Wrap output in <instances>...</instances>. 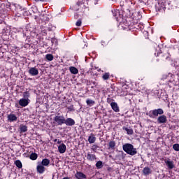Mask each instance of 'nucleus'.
Here are the masks:
<instances>
[{
  "mask_svg": "<svg viewBox=\"0 0 179 179\" xmlns=\"http://www.w3.org/2000/svg\"><path fill=\"white\" fill-rule=\"evenodd\" d=\"M38 157V155H37V153L36 152H32L30 156H29V159L31 160H37V158Z\"/></svg>",
  "mask_w": 179,
  "mask_h": 179,
  "instance_id": "412c9836",
  "label": "nucleus"
},
{
  "mask_svg": "<svg viewBox=\"0 0 179 179\" xmlns=\"http://www.w3.org/2000/svg\"><path fill=\"white\" fill-rule=\"evenodd\" d=\"M67 108H68L69 111H73V110H74L73 106L68 107Z\"/></svg>",
  "mask_w": 179,
  "mask_h": 179,
  "instance_id": "2f4dec72",
  "label": "nucleus"
},
{
  "mask_svg": "<svg viewBox=\"0 0 179 179\" xmlns=\"http://www.w3.org/2000/svg\"><path fill=\"white\" fill-rule=\"evenodd\" d=\"M15 164L17 167H18V169H22V167H23V165L22 164V162H20V160H16L15 162Z\"/></svg>",
  "mask_w": 179,
  "mask_h": 179,
  "instance_id": "4be33fe9",
  "label": "nucleus"
},
{
  "mask_svg": "<svg viewBox=\"0 0 179 179\" xmlns=\"http://www.w3.org/2000/svg\"><path fill=\"white\" fill-rule=\"evenodd\" d=\"M63 179H71V178H68V177H65V178H64Z\"/></svg>",
  "mask_w": 179,
  "mask_h": 179,
  "instance_id": "c9c22d12",
  "label": "nucleus"
},
{
  "mask_svg": "<svg viewBox=\"0 0 179 179\" xmlns=\"http://www.w3.org/2000/svg\"><path fill=\"white\" fill-rule=\"evenodd\" d=\"M96 169H102L103 168V162L98 161L96 164Z\"/></svg>",
  "mask_w": 179,
  "mask_h": 179,
  "instance_id": "b1692460",
  "label": "nucleus"
},
{
  "mask_svg": "<svg viewBox=\"0 0 179 179\" xmlns=\"http://www.w3.org/2000/svg\"><path fill=\"white\" fill-rule=\"evenodd\" d=\"M29 75H31V76H37L38 75V69L36 67L30 68L29 70Z\"/></svg>",
  "mask_w": 179,
  "mask_h": 179,
  "instance_id": "0eeeda50",
  "label": "nucleus"
},
{
  "mask_svg": "<svg viewBox=\"0 0 179 179\" xmlns=\"http://www.w3.org/2000/svg\"><path fill=\"white\" fill-rule=\"evenodd\" d=\"M76 25L77 27H80V26H82V20H78L77 21Z\"/></svg>",
  "mask_w": 179,
  "mask_h": 179,
  "instance_id": "7c9ffc66",
  "label": "nucleus"
},
{
  "mask_svg": "<svg viewBox=\"0 0 179 179\" xmlns=\"http://www.w3.org/2000/svg\"><path fill=\"white\" fill-rule=\"evenodd\" d=\"M157 122L158 124H166L167 122V117L164 115L159 116L157 118Z\"/></svg>",
  "mask_w": 179,
  "mask_h": 179,
  "instance_id": "6e6552de",
  "label": "nucleus"
},
{
  "mask_svg": "<svg viewBox=\"0 0 179 179\" xmlns=\"http://www.w3.org/2000/svg\"><path fill=\"white\" fill-rule=\"evenodd\" d=\"M39 164H42L44 166H50V159L45 158L43 159Z\"/></svg>",
  "mask_w": 179,
  "mask_h": 179,
  "instance_id": "f3484780",
  "label": "nucleus"
},
{
  "mask_svg": "<svg viewBox=\"0 0 179 179\" xmlns=\"http://www.w3.org/2000/svg\"><path fill=\"white\" fill-rule=\"evenodd\" d=\"M163 114H164V110L162 108H158L150 110L146 113V115H148L150 118H155V117H158V115H163Z\"/></svg>",
  "mask_w": 179,
  "mask_h": 179,
  "instance_id": "f03ea898",
  "label": "nucleus"
},
{
  "mask_svg": "<svg viewBox=\"0 0 179 179\" xmlns=\"http://www.w3.org/2000/svg\"><path fill=\"white\" fill-rule=\"evenodd\" d=\"M116 13H118V11H115Z\"/></svg>",
  "mask_w": 179,
  "mask_h": 179,
  "instance_id": "4c0bfd02",
  "label": "nucleus"
},
{
  "mask_svg": "<svg viewBox=\"0 0 179 179\" xmlns=\"http://www.w3.org/2000/svg\"><path fill=\"white\" fill-rule=\"evenodd\" d=\"M114 148H115V141H111L109 143V148H110V149H114Z\"/></svg>",
  "mask_w": 179,
  "mask_h": 179,
  "instance_id": "cd10ccee",
  "label": "nucleus"
},
{
  "mask_svg": "<svg viewBox=\"0 0 179 179\" xmlns=\"http://www.w3.org/2000/svg\"><path fill=\"white\" fill-rule=\"evenodd\" d=\"M86 103L87 104V106H92L94 104V101L92 100V99H87Z\"/></svg>",
  "mask_w": 179,
  "mask_h": 179,
  "instance_id": "bb28decb",
  "label": "nucleus"
},
{
  "mask_svg": "<svg viewBox=\"0 0 179 179\" xmlns=\"http://www.w3.org/2000/svg\"><path fill=\"white\" fill-rule=\"evenodd\" d=\"M92 150H93L94 152H96V150H97V149H99V145H93L91 148Z\"/></svg>",
  "mask_w": 179,
  "mask_h": 179,
  "instance_id": "c756f323",
  "label": "nucleus"
},
{
  "mask_svg": "<svg viewBox=\"0 0 179 179\" xmlns=\"http://www.w3.org/2000/svg\"><path fill=\"white\" fill-rule=\"evenodd\" d=\"M143 173L144 176H149V174H152V169L148 166H145L143 170Z\"/></svg>",
  "mask_w": 179,
  "mask_h": 179,
  "instance_id": "2eb2a0df",
  "label": "nucleus"
},
{
  "mask_svg": "<svg viewBox=\"0 0 179 179\" xmlns=\"http://www.w3.org/2000/svg\"><path fill=\"white\" fill-rule=\"evenodd\" d=\"M58 151L59 153L63 154L66 152V145L64 143H62L58 146Z\"/></svg>",
  "mask_w": 179,
  "mask_h": 179,
  "instance_id": "9d476101",
  "label": "nucleus"
},
{
  "mask_svg": "<svg viewBox=\"0 0 179 179\" xmlns=\"http://www.w3.org/2000/svg\"><path fill=\"white\" fill-rule=\"evenodd\" d=\"M64 124L67 125V127H73V125H75V120L69 117L67 119H64Z\"/></svg>",
  "mask_w": 179,
  "mask_h": 179,
  "instance_id": "39448f33",
  "label": "nucleus"
},
{
  "mask_svg": "<svg viewBox=\"0 0 179 179\" xmlns=\"http://www.w3.org/2000/svg\"><path fill=\"white\" fill-rule=\"evenodd\" d=\"M54 121L57 125H62L65 123V117L64 116L57 115L54 117Z\"/></svg>",
  "mask_w": 179,
  "mask_h": 179,
  "instance_id": "7ed1b4c3",
  "label": "nucleus"
},
{
  "mask_svg": "<svg viewBox=\"0 0 179 179\" xmlns=\"http://www.w3.org/2000/svg\"><path fill=\"white\" fill-rule=\"evenodd\" d=\"M140 29H143V25H140Z\"/></svg>",
  "mask_w": 179,
  "mask_h": 179,
  "instance_id": "f704fd0d",
  "label": "nucleus"
},
{
  "mask_svg": "<svg viewBox=\"0 0 179 179\" xmlns=\"http://www.w3.org/2000/svg\"><path fill=\"white\" fill-rule=\"evenodd\" d=\"M107 103H111V99L107 98Z\"/></svg>",
  "mask_w": 179,
  "mask_h": 179,
  "instance_id": "473e14b6",
  "label": "nucleus"
},
{
  "mask_svg": "<svg viewBox=\"0 0 179 179\" xmlns=\"http://www.w3.org/2000/svg\"><path fill=\"white\" fill-rule=\"evenodd\" d=\"M24 99H29L30 97V92L29 91H26L23 92Z\"/></svg>",
  "mask_w": 179,
  "mask_h": 179,
  "instance_id": "a878e982",
  "label": "nucleus"
},
{
  "mask_svg": "<svg viewBox=\"0 0 179 179\" xmlns=\"http://www.w3.org/2000/svg\"><path fill=\"white\" fill-rule=\"evenodd\" d=\"M173 150H176V152H179V144L176 143L173 145Z\"/></svg>",
  "mask_w": 179,
  "mask_h": 179,
  "instance_id": "c85d7f7f",
  "label": "nucleus"
},
{
  "mask_svg": "<svg viewBox=\"0 0 179 179\" xmlns=\"http://www.w3.org/2000/svg\"><path fill=\"white\" fill-rule=\"evenodd\" d=\"M109 78H110V73H106L102 76V79H103V80H107Z\"/></svg>",
  "mask_w": 179,
  "mask_h": 179,
  "instance_id": "393cba45",
  "label": "nucleus"
},
{
  "mask_svg": "<svg viewBox=\"0 0 179 179\" xmlns=\"http://www.w3.org/2000/svg\"><path fill=\"white\" fill-rule=\"evenodd\" d=\"M86 158L89 162H94V160H97V157H96V155L92 154L90 152H88L87 154Z\"/></svg>",
  "mask_w": 179,
  "mask_h": 179,
  "instance_id": "1a4fd4ad",
  "label": "nucleus"
},
{
  "mask_svg": "<svg viewBox=\"0 0 179 179\" xmlns=\"http://www.w3.org/2000/svg\"><path fill=\"white\" fill-rule=\"evenodd\" d=\"M58 145H61V141H57Z\"/></svg>",
  "mask_w": 179,
  "mask_h": 179,
  "instance_id": "72a5a7b5",
  "label": "nucleus"
},
{
  "mask_svg": "<svg viewBox=\"0 0 179 179\" xmlns=\"http://www.w3.org/2000/svg\"><path fill=\"white\" fill-rule=\"evenodd\" d=\"M123 129L126 131L127 135H132L134 134V130L132 129L124 127Z\"/></svg>",
  "mask_w": 179,
  "mask_h": 179,
  "instance_id": "aec40b11",
  "label": "nucleus"
},
{
  "mask_svg": "<svg viewBox=\"0 0 179 179\" xmlns=\"http://www.w3.org/2000/svg\"><path fill=\"white\" fill-rule=\"evenodd\" d=\"M88 142L89 143H94L96 142V137L93 134H91V135L89 136Z\"/></svg>",
  "mask_w": 179,
  "mask_h": 179,
  "instance_id": "a211bd4d",
  "label": "nucleus"
},
{
  "mask_svg": "<svg viewBox=\"0 0 179 179\" xmlns=\"http://www.w3.org/2000/svg\"><path fill=\"white\" fill-rule=\"evenodd\" d=\"M20 131L21 134H23V132H27V126L24 124H20Z\"/></svg>",
  "mask_w": 179,
  "mask_h": 179,
  "instance_id": "6ab92c4d",
  "label": "nucleus"
},
{
  "mask_svg": "<svg viewBox=\"0 0 179 179\" xmlns=\"http://www.w3.org/2000/svg\"><path fill=\"white\" fill-rule=\"evenodd\" d=\"M122 149L124 152L130 156H135L138 153L136 148H134V145L132 144L126 143L122 145Z\"/></svg>",
  "mask_w": 179,
  "mask_h": 179,
  "instance_id": "f257e3e1",
  "label": "nucleus"
},
{
  "mask_svg": "<svg viewBox=\"0 0 179 179\" xmlns=\"http://www.w3.org/2000/svg\"><path fill=\"white\" fill-rule=\"evenodd\" d=\"M29 103L30 100L29 99L22 98L19 100V105L21 107H27Z\"/></svg>",
  "mask_w": 179,
  "mask_h": 179,
  "instance_id": "20e7f679",
  "label": "nucleus"
},
{
  "mask_svg": "<svg viewBox=\"0 0 179 179\" xmlns=\"http://www.w3.org/2000/svg\"><path fill=\"white\" fill-rule=\"evenodd\" d=\"M36 171L38 173V174H43V173L45 171V167L38 163L36 166Z\"/></svg>",
  "mask_w": 179,
  "mask_h": 179,
  "instance_id": "423d86ee",
  "label": "nucleus"
},
{
  "mask_svg": "<svg viewBox=\"0 0 179 179\" xmlns=\"http://www.w3.org/2000/svg\"><path fill=\"white\" fill-rule=\"evenodd\" d=\"M7 118L10 122H13L14 121L17 120V117H16V115L15 114L8 115Z\"/></svg>",
  "mask_w": 179,
  "mask_h": 179,
  "instance_id": "ddd939ff",
  "label": "nucleus"
},
{
  "mask_svg": "<svg viewBox=\"0 0 179 179\" xmlns=\"http://www.w3.org/2000/svg\"><path fill=\"white\" fill-rule=\"evenodd\" d=\"M164 3H163L162 5V7H164Z\"/></svg>",
  "mask_w": 179,
  "mask_h": 179,
  "instance_id": "e433bc0d",
  "label": "nucleus"
},
{
  "mask_svg": "<svg viewBox=\"0 0 179 179\" xmlns=\"http://www.w3.org/2000/svg\"><path fill=\"white\" fill-rule=\"evenodd\" d=\"M45 58L48 61H52L54 59V55L52 54H47Z\"/></svg>",
  "mask_w": 179,
  "mask_h": 179,
  "instance_id": "5701e85b",
  "label": "nucleus"
},
{
  "mask_svg": "<svg viewBox=\"0 0 179 179\" xmlns=\"http://www.w3.org/2000/svg\"><path fill=\"white\" fill-rule=\"evenodd\" d=\"M165 164L167 166L168 169L169 170H172V169H174V162L170 159H167L165 161Z\"/></svg>",
  "mask_w": 179,
  "mask_h": 179,
  "instance_id": "f8f14e48",
  "label": "nucleus"
},
{
  "mask_svg": "<svg viewBox=\"0 0 179 179\" xmlns=\"http://www.w3.org/2000/svg\"><path fill=\"white\" fill-rule=\"evenodd\" d=\"M75 177L77 179H85L86 178V175H85L82 172H79L78 171L76 174H75Z\"/></svg>",
  "mask_w": 179,
  "mask_h": 179,
  "instance_id": "4468645a",
  "label": "nucleus"
},
{
  "mask_svg": "<svg viewBox=\"0 0 179 179\" xmlns=\"http://www.w3.org/2000/svg\"><path fill=\"white\" fill-rule=\"evenodd\" d=\"M159 3H160V1H159Z\"/></svg>",
  "mask_w": 179,
  "mask_h": 179,
  "instance_id": "58836bf2",
  "label": "nucleus"
},
{
  "mask_svg": "<svg viewBox=\"0 0 179 179\" xmlns=\"http://www.w3.org/2000/svg\"><path fill=\"white\" fill-rule=\"evenodd\" d=\"M69 71L71 73H73V75H78V73H79V70H78L75 66L69 67Z\"/></svg>",
  "mask_w": 179,
  "mask_h": 179,
  "instance_id": "dca6fc26",
  "label": "nucleus"
},
{
  "mask_svg": "<svg viewBox=\"0 0 179 179\" xmlns=\"http://www.w3.org/2000/svg\"><path fill=\"white\" fill-rule=\"evenodd\" d=\"M110 107L113 111L115 113H120V108L118 107V104L115 102L110 103Z\"/></svg>",
  "mask_w": 179,
  "mask_h": 179,
  "instance_id": "9b49d317",
  "label": "nucleus"
}]
</instances>
